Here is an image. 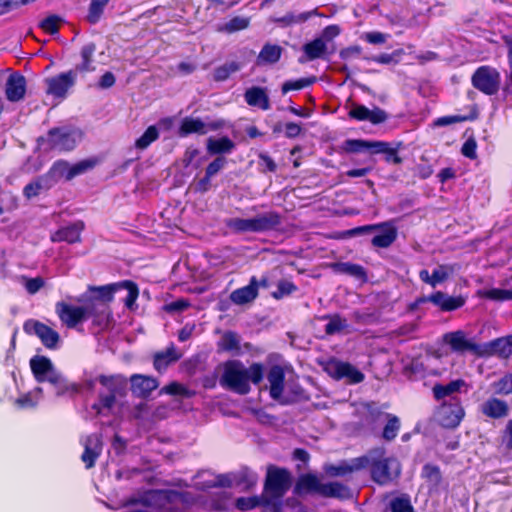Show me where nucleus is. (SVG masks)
<instances>
[{"mask_svg": "<svg viewBox=\"0 0 512 512\" xmlns=\"http://www.w3.org/2000/svg\"><path fill=\"white\" fill-rule=\"evenodd\" d=\"M264 375V367L261 363H253L249 368L239 360L227 361L223 366L220 377V385L240 395L250 391V382L260 384Z\"/></svg>", "mask_w": 512, "mask_h": 512, "instance_id": "nucleus-1", "label": "nucleus"}, {"mask_svg": "<svg viewBox=\"0 0 512 512\" xmlns=\"http://www.w3.org/2000/svg\"><path fill=\"white\" fill-rule=\"evenodd\" d=\"M363 469H370L371 479L386 486L397 480L401 474V464L396 457L387 456L384 447L370 449L362 456Z\"/></svg>", "mask_w": 512, "mask_h": 512, "instance_id": "nucleus-2", "label": "nucleus"}, {"mask_svg": "<svg viewBox=\"0 0 512 512\" xmlns=\"http://www.w3.org/2000/svg\"><path fill=\"white\" fill-rule=\"evenodd\" d=\"M131 503L140 504L156 512H173L182 505L183 495L174 490H148L133 497Z\"/></svg>", "mask_w": 512, "mask_h": 512, "instance_id": "nucleus-3", "label": "nucleus"}, {"mask_svg": "<svg viewBox=\"0 0 512 512\" xmlns=\"http://www.w3.org/2000/svg\"><path fill=\"white\" fill-rule=\"evenodd\" d=\"M290 485L291 474L287 469L273 465L268 466L262 495L264 505L278 506Z\"/></svg>", "mask_w": 512, "mask_h": 512, "instance_id": "nucleus-4", "label": "nucleus"}, {"mask_svg": "<svg viewBox=\"0 0 512 512\" xmlns=\"http://www.w3.org/2000/svg\"><path fill=\"white\" fill-rule=\"evenodd\" d=\"M31 371L37 382H49L56 396L64 395L71 387L65 377L54 367L52 361L45 356H34L30 359Z\"/></svg>", "mask_w": 512, "mask_h": 512, "instance_id": "nucleus-5", "label": "nucleus"}, {"mask_svg": "<svg viewBox=\"0 0 512 512\" xmlns=\"http://www.w3.org/2000/svg\"><path fill=\"white\" fill-rule=\"evenodd\" d=\"M281 224V216L274 211L258 214L253 218H231L227 226L236 232L261 233L273 230Z\"/></svg>", "mask_w": 512, "mask_h": 512, "instance_id": "nucleus-6", "label": "nucleus"}, {"mask_svg": "<svg viewBox=\"0 0 512 512\" xmlns=\"http://www.w3.org/2000/svg\"><path fill=\"white\" fill-rule=\"evenodd\" d=\"M88 290L96 293V296L93 297V299H98V301L106 303V305L113 300L116 292L125 290L127 292V295L124 298L125 306L129 310H135L137 308L136 300L139 295V290L137 285L132 281L124 280L103 286H89Z\"/></svg>", "mask_w": 512, "mask_h": 512, "instance_id": "nucleus-7", "label": "nucleus"}, {"mask_svg": "<svg viewBox=\"0 0 512 512\" xmlns=\"http://www.w3.org/2000/svg\"><path fill=\"white\" fill-rule=\"evenodd\" d=\"M81 139L82 133L79 130L53 128L42 141L46 145V149L64 152L73 150Z\"/></svg>", "mask_w": 512, "mask_h": 512, "instance_id": "nucleus-8", "label": "nucleus"}, {"mask_svg": "<svg viewBox=\"0 0 512 512\" xmlns=\"http://www.w3.org/2000/svg\"><path fill=\"white\" fill-rule=\"evenodd\" d=\"M472 85L486 95H494L500 87V73L490 66L479 67L472 76Z\"/></svg>", "mask_w": 512, "mask_h": 512, "instance_id": "nucleus-9", "label": "nucleus"}, {"mask_svg": "<svg viewBox=\"0 0 512 512\" xmlns=\"http://www.w3.org/2000/svg\"><path fill=\"white\" fill-rule=\"evenodd\" d=\"M267 389L270 397L281 405L291 404V398L284 396L285 372L279 365H273L267 373Z\"/></svg>", "mask_w": 512, "mask_h": 512, "instance_id": "nucleus-10", "label": "nucleus"}, {"mask_svg": "<svg viewBox=\"0 0 512 512\" xmlns=\"http://www.w3.org/2000/svg\"><path fill=\"white\" fill-rule=\"evenodd\" d=\"M76 72L66 71L45 79L46 93L58 99H65L76 83Z\"/></svg>", "mask_w": 512, "mask_h": 512, "instance_id": "nucleus-11", "label": "nucleus"}, {"mask_svg": "<svg viewBox=\"0 0 512 512\" xmlns=\"http://www.w3.org/2000/svg\"><path fill=\"white\" fill-rule=\"evenodd\" d=\"M23 329L27 334L36 335L48 349L57 348L60 342L59 333L38 320H27L23 325Z\"/></svg>", "mask_w": 512, "mask_h": 512, "instance_id": "nucleus-12", "label": "nucleus"}, {"mask_svg": "<svg viewBox=\"0 0 512 512\" xmlns=\"http://www.w3.org/2000/svg\"><path fill=\"white\" fill-rule=\"evenodd\" d=\"M325 371L334 379H347L349 383L357 384L364 380V374L347 362L330 360L325 366Z\"/></svg>", "mask_w": 512, "mask_h": 512, "instance_id": "nucleus-13", "label": "nucleus"}, {"mask_svg": "<svg viewBox=\"0 0 512 512\" xmlns=\"http://www.w3.org/2000/svg\"><path fill=\"white\" fill-rule=\"evenodd\" d=\"M443 340L454 352L461 354L470 352L481 357L482 344H477L472 339H469L462 330L444 334Z\"/></svg>", "mask_w": 512, "mask_h": 512, "instance_id": "nucleus-14", "label": "nucleus"}, {"mask_svg": "<svg viewBox=\"0 0 512 512\" xmlns=\"http://www.w3.org/2000/svg\"><path fill=\"white\" fill-rule=\"evenodd\" d=\"M463 416L464 409L458 399L454 397L451 398L450 402H444L438 410L439 422L447 428L458 426Z\"/></svg>", "mask_w": 512, "mask_h": 512, "instance_id": "nucleus-15", "label": "nucleus"}, {"mask_svg": "<svg viewBox=\"0 0 512 512\" xmlns=\"http://www.w3.org/2000/svg\"><path fill=\"white\" fill-rule=\"evenodd\" d=\"M417 302L420 304L431 302L435 306H438L442 311H454L462 307L465 300L461 296H449L444 292L437 291L432 295L419 298Z\"/></svg>", "mask_w": 512, "mask_h": 512, "instance_id": "nucleus-16", "label": "nucleus"}, {"mask_svg": "<svg viewBox=\"0 0 512 512\" xmlns=\"http://www.w3.org/2000/svg\"><path fill=\"white\" fill-rule=\"evenodd\" d=\"M349 117L358 121H369L370 123L377 125L384 123L388 119V114L377 106L369 109L364 105L356 104L349 111Z\"/></svg>", "mask_w": 512, "mask_h": 512, "instance_id": "nucleus-17", "label": "nucleus"}, {"mask_svg": "<svg viewBox=\"0 0 512 512\" xmlns=\"http://www.w3.org/2000/svg\"><path fill=\"white\" fill-rule=\"evenodd\" d=\"M56 313L63 324L68 328H74L85 320L82 306H73L64 302L56 304Z\"/></svg>", "mask_w": 512, "mask_h": 512, "instance_id": "nucleus-18", "label": "nucleus"}, {"mask_svg": "<svg viewBox=\"0 0 512 512\" xmlns=\"http://www.w3.org/2000/svg\"><path fill=\"white\" fill-rule=\"evenodd\" d=\"M510 355H512V335L482 344L481 357L497 356L508 358Z\"/></svg>", "mask_w": 512, "mask_h": 512, "instance_id": "nucleus-19", "label": "nucleus"}, {"mask_svg": "<svg viewBox=\"0 0 512 512\" xmlns=\"http://www.w3.org/2000/svg\"><path fill=\"white\" fill-rule=\"evenodd\" d=\"M323 484L316 474H303L297 479L293 492L297 496L306 494H319L322 496Z\"/></svg>", "mask_w": 512, "mask_h": 512, "instance_id": "nucleus-20", "label": "nucleus"}, {"mask_svg": "<svg viewBox=\"0 0 512 512\" xmlns=\"http://www.w3.org/2000/svg\"><path fill=\"white\" fill-rule=\"evenodd\" d=\"M84 452L81 455V460L87 469L95 465L97 458L102 452V441L99 435L91 434L83 440Z\"/></svg>", "mask_w": 512, "mask_h": 512, "instance_id": "nucleus-21", "label": "nucleus"}, {"mask_svg": "<svg viewBox=\"0 0 512 512\" xmlns=\"http://www.w3.org/2000/svg\"><path fill=\"white\" fill-rule=\"evenodd\" d=\"M130 383L132 393L140 398L148 397L159 386L156 378L142 374H133L130 377Z\"/></svg>", "mask_w": 512, "mask_h": 512, "instance_id": "nucleus-22", "label": "nucleus"}, {"mask_svg": "<svg viewBox=\"0 0 512 512\" xmlns=\"http://www.w3.org/2000/svg\"><path fill=\"white\" fill-rule=\"evenodd\" d=\"M220 127V123L206 124L200 118L185 117L179 128V135L181 137H185L192 133L203 135L206 134L208 130L214 131Z\"/></svg>", "mask_w": 512, "mask_h": 512, "instance_id": "nucleus-23", "label": "nucleus"}, {"mask_svg": "<svg viewBox=\"0 0 512 512\" xmlns=\"http://www.w3.org/2000/svg\"><path fill=\"white\" fill-rule=\"evenodd\" d=\"M26 92V79L19 73L11 74L5 86L6 98L11 102L22 100Z\"/></svg>", "mask_w": 512, "mask_h": 512, "instance_id": "nucleus-24", "label": "nucleus"}, {"mask_svg": "<svg viewBox=\"0 0 512 512\" xmlns=\"http://www.w3.org/2000/svg\"><path fill=\"white\" fill-rule=\"evenodd\" d=\"M361 469H363L362 456L341 461L338 464L326 465L324 468L325 472L332 477H344Z\"/></svg>", "mask_w": 512, "mask_h": 512, "instance_id": "nucleus-25", "label": "nucleus"}, {"mask_svg": "<svg viewBox=\"0 0 512 512\" xmlns=\"http://www.w3.org/2000/svg\"><path fill=\"white\" fill-rule=\"evenodd\" d=\"M258 296V280L252 277L247 286L238 288L230 294V300L236 305L253 302Z\"/></svg>", "mask_w": 512, "mask_h": 512, "instance_id": "nucleus-26", "label": "nucleus"}, {"mask_svg": "<svg viewBox=\"0 0 512 512\" xmlns=\"http://www.w3.org/2000/svg\"><path fill=\"white\" fill-rule=\"evenodd\" d=\"M84 229V223L74 222L68 226L62 227L51 235L52 242H67L73 244L80 241V235Z\"/></svg>", "mask_w": 512, "mask_h": 512, "instance_id": "nucleus-27", "label": "nucleus"}, {"mask_svg": "<svg viewBox=\"0 0 512 512\" xmlns=\"http://www.w3.org/2000/svg\"><path fill=\"white\" fill-rule=\"evenodd\" d=\"M96 51V45L94 43L85 44L80 50L81 61L70 71H75L76 75L93 72L96 70L94 54Z\"/></svg>", "mask_w": 512, "mask_h": 512, "instance_id": "nucleus-28", "label": "nucleus"}, {"mask_svg": "<svg viewBox=\"0 0 512 512\" xmlns=\"http://www.w3.org/2000/svg\"><path fill=\"white\" fill-rule=\"evenodd\" d=\"M244 99L249 106L258 107L262 110L270 109V99L265 88L253 86L244 93Z\"/></svg>", "mask_w": 512, "mask_h": 512, "instance_id": "nucleus-29", "label": "nucleus"}, {"mask_svg": "<svg viewBox=\"0 0 512 512\" xmlns=\"http://www.w3.org/2000/svg\"><path fill=\"white\" fill-rule=\"evenodd\" d=\"M180 358L181 353L177 351L174 344H171L165 350L155 353L153 365L158 372H163L171 363L176 362Z\"/></svg>", "mask_w": 512, "mask_h": 512, "instance_id": "nucleus-30", "label": "nucleus"}, {"mask_svg": "<svg viewBox=\"0 0 512 512\" xmlns=\"http://www.w3.org/2000/svg\"><path fill=\"white\" fill-rule=\"evenodd\" d=\"M304 55L299 58L300 63L323 58L327 52V45L322 38H316L303 46Z\"/></svg>", "mask_w": 512, "mask_h": 512, "instance_id": "nucleus-31", "label": "nucleus"}, {"mask_svg": "<svg viewBox=\"0 0 512 512\" xmlns=\"http://www.w3.org/2000/svg\"><path fill=\"white\" fill-rule=\"evenodd\" d=\"M481 411L487 417L499 419L508 415L509 407L504 400L489 398L482 404Z\"/></svg>", "mask_w": 512, "mask_h": 512, "instance_id": "nucleus-32", "label": "nucleus"}, {"mask_svg": "<svg viewBox=\"0 0 512 512\" xmlns=\"http://www.w3.org/2000/svg\"><path fill=\"white\" fill-rule=\"evenodd\" d=\"M206 148L210 155L220 156L230 154L235 149V143L227 136L221 138L210 137L206 141Z\"/></svg>", "mask_w": 512, "mask_h": 512, "instance_id": "nucleus-33", "label": "nucleus"}, {"mask_svg": "<svg viewBox=\"0 0 512 512\" xmlns=\"http://www.w3.org/2000/svg\"><path fill=\"white\" fill-rule=\"evenodd\" d=\"M54 186L47 174L37 177L32 182L28 183L24 189L23 194L27 199L34 198L42 192H46Z\"/></svg>", "mask_w": 512, "mask_h": 512, "instance_id": "nucleus-34", "label": "nucleus"}, {"mask_svg": "<svg viewBox=\"0 0 512 512\" xmlns=\"http://www.w3.org/2000/svg\"><path fill=\"white\" fill-rule=\"evenodd\" d=\"M84 310L85 320L89 317H94L99 320L108 319L110 315L109 306L106 303H101L98 299L91 298L82 306Z\"/></svg>", "mask_w": 512, "mask_h": 512, "instance_id": "nucleus-35", "label": "nucleus"}, {"mask_svg": "<svg viewBox=\"0 0 512 512\" xmlns=\"http://www.w3.org/2000/svg\"><path fill=\"white\" fill-rule=\"evenodd\" d=\"M390 413L384 412L375 405L366 406V414L364 416V425L371 431H375L379 425L383 424Z\"/></svg>", "mask_w": 512, "mask_h": 512, "instance_id": "nucleus-36", "label": "nucleus"}, {"mask_svg": "<svg viewBox=\"0 0 512 512\" xmlns=\"http://www.w3.org/2000/svg\"><path fill=\"white\" fill-rule=\"evenodd\" d=\"M100 384L104 386L110 394L121 395L126 389V379L120 375L105 376L98 378Z\"/></svg>", "mask_w": 512, "mask_h": 512, "instance_id": "nucleus-37", "label": "nucleus"}, {"mask_svg": "<svg viewBox=\"0 0 512 512\" xmlns=\"http://www.w3.org/2000/svg\"><path fill=\"white\" fill-rule=\"evenodd\" d=\"M465 385L466 383L462 379L453 380L446 385L436 384L432 389L433 396L436 400L440 401L445 397L452 396L454 393L459 392Z\"/></svg>", "mask_w": 512, "mask_h": 512, "instance_id": "nucleus-38", "label": "nucleus"}, {"mask_svg": "<svg viewBox=\"0 0 512 512\" xmlns=\"http://www.w3.org/2000/svg\"><path fill=\"white\" fill-rule=\"evenodd\" d=\"M332 267L336 273L348 275L358 280L366 279L365 269L359 264L339 262L333 264Z\"/></svg>", "mask_w": 512, "mask_h": 512, "instance_id": "nucleus-39", "label": "nucleus"}, {"mask_svg": "<svg viewBox=\"0 0 512 512\" xmlns=\"http://www.w3.org/2000/svg\"><path fill=\"white\" fill-rule=\"evenodd\" d=\"M46 174L54 185L62 178L69 181L70 164L65 160L56 161Z\"/></svg>", "mask_w": 512, "mask_h": 512, "instance_id": "nucleus-40", "label": "nucleus"}, {"mask_svg": "<svg viewBox=\"0 0 512 512\" xmlns=\"http://www.w3.org/2000/svg\"><path fill=\"white\" fill-rule=\"evenodd\" d=\"M383 424L385 425L381 437L388 442L394 440L397 437L401 427L399 417L394 414H389V417L385 419Z\"/></svg>", "mask_w": 512, "mask_h": 512, "instance_id": "nucleus-41", "label": "nucleus"}, {"mask_svg": "<svg viewBox=\"0 0 512 512\" xmlns=\"http://www.w3.org/2000/svg\"><path fill=\"white\" fill-rule=\"evenodd\" d=\"M322 496L335 498H349L351 492L349 488L339 482H330L323 484Z\"/></svg>", "mask_w": 512, "mask_h": 512, "instance_id": "nucleus-42", "label": "nucleus"}, {"mask_svg": "<svg viewBox=\"0 0 512 512\" xmlns=\"http://www.w3.org/2000/svg\"><path fill=\"white\" fill-rule=\"evenodd\" d=\"M381 225L387 227L381 234L372 238V244L376 247L387 248L396 240L397 230L395 227L388 226L386 223Z\"/></svg>", "mask_w": 512, "mask_h": 512, "instance_id": "nucleus-43", "label": "nucleus"}, {"mask_svg": "<svg viewBox=\"0 0 512 512\" xmlns=\"http://www.w3.org/2000/svg\"><path fill=\"white\" fill-rule=\"evenodd\" d=\"M368 150L372 153H383L394 156L393 163L400 164L402 159L397 155V150L391 148L389 143L383 141H368Z\"/></svg>", "mask_w": 512, "mask_h": 512, "instance_id": "nucleus-44", "label": "nucleus"}, {"mask_svg": "<svg viewBox=\"0 0 512 512\" xmlns=\"http://www.w3.org/2000/svg\"><path fill=\"white\" fill-rule=\"evenodd\" d=\"M281 47L278 45L266 44L259 53V63H276L281 56Z\"/></svg>", "mask_w": 512, "mask_h": 512, "instance_id": "nucleus-45", "label": "nucleus"}, {"mask_svg": "<svg viewBox=\"0 0 512 512\" xmlns=\"http://www.w3.org/2000/svg\"><path fill=\"white\" fill-rule=\"evenodd\" d=\"M258 481V475L248 469V468H243L241 469L237 476H236V485L238 486H242L244 489L248 490V489H251L252 487H254L256 485Z\"/></svg>", "mask_w": 512, "mask_h": 512, "instance_id": "nucleus-46", "label": "nucleus"}, {"mask_svg": "<svg viewBox=\"0 0 512 512\" xmlns=\"http://www.w3.org/2000/svg\"><path fill=\"white\" fill-rule=\"evenodd\" d=\"M241 65L236 61L226 62L214 70L213 78L215 81H225L231 74L239 71Z\"/></svg>", "mask_w": 512, "mask_h": 512, "instance_id": "nucleus-47", "label": "nucleus"}, {"mask_svg": "<svg viewBox=\"0 0 512 512\" xmlns=\"http://www.w3.org/2000/svg\"><path fill=\"white\" fill-rule=\"evenodd\" d=\"M326 318L329 320L325 325V332L327 335L340 333L348 327L346 319L342 318L338 314L327 316Z\"/></svg>", "mask_w": 512, "mask_h": 512, "instance_id": "nucleus-48", "label": "nucleus"}, {"mask_svg": "<svg viewBox=\"0 0 512 512\" xmlns=\"http://www.w3.org/2000/svg\"><path fill=\"white\" fill-rule=\"evenodd\" d=\"M109 1L110 0H91L89 12L87 15V20L91 24H95L99 21L105 6Z\"/></svg>", "mask_w": 512, "mask_h": 512, "instance_id": "nucleus-49", "label": "nucleus"}, {"mask_svg": "<svg viewBox=\"0 0 512 512\" xmlns=\"http://www.w3.org/2000/svg\"><path fill=\"white\" fill-rule=\"evenodd\" d=\"M159 137L158 130L155 126H149L143 135L138 138L135 142V146L138 149H146L152 142L157 140Z\"/></svg>", "mask_w": 512, "mask_h": 512, "instance_id": "nucleus-50", "label": "nucleus"}, {"mask_svg": "<svg viewBox=\"0 0 512 512\" xmlns=\"http://www.w3.org/2000/svg\"><path fill=\"white\" fill-rule=\"evenodd\" d=\"M454 273V267L451 265H439L434 269L432 273V287H436L438 284L444 282Z\"/></svg>", "mask_w": 512, "mask_h": 512, "instance_id": "nucleus-51", "label": "nucleus"}, {"mask_svg": "<svg viewBox=\"0 0 512 512\" xmlns=\"http://www.w3.org/2000/svg\"><path fill=\"white\" fill-rule=\"evenodd\" d=\"M249 26V18L236 16L230 19L221 28L222 31L227 33H234L240 30H244Z\"/></svg>", "mask_w": 512, "mask_h": 512, "instance_id": "nucleus-52", "label": "nucleus"}, {"mask_svg": "<svg viewBox=\"0 0 512 512\" xmlns=\"http://www.w3.org/2000/svg\"><path fill=\"white\" fill-rule=\"evenodd\" d=\"M96 164V159H84L74 165H70L69 177L72 180L74 177L84 174L85 172L93 169L96 166Z\"/></svg>", "mask_w": 512, "mask_h": 512, "instance_id": "nucleus-53", "label": "nucleus"}, {"mask_svg": "<svg viewBox=\"0 0 512 512\" xmlns=\"http://www.w3.org/2000/svg\"><path fill=\"white\" fill-rule=\"evenodd\" d=\"M160 394L180 395L182 397L189 398L194 395V392L190 391L178 382H172L169 385L164 386L160 390Z\"/></svg>", "mask_w": 512, "mask_h": 512, "instance_id": "nucleus-54", "label": "nucleus"}, {"mask_svg": "<svg viewBox=\"0 0 512 512\" xmlns=\"http://www.w3.org/2000/svg\"><path fill=\"white\" fill-rule=\"evenodd\" d=\"M20 281L25 287L26 291L31 295L39 292L45 285V281L42 277L29 278L26 276H21Z\"/></svg>", "mask_w": 512, "mask_h": 512, "instance_id": "nucleus-55", "label": "nucleus"}, {"mask_svg": "<svg viewBox=\"0 0 512 512\" xmlns=\"http://www.w3.org/2000/svg\"><path fill=\"white\" fill-rule=\"evenodd\" d=\"M220 346L226 351L239 350L240 340L238 335L234 332H226L220 340Z\"/></svg>", "mask_w": 512, "mask_h": 512, "instance_id": "nucleus-56", "label": "nucleus"}, {"mask_svg": "<svg viewBox=\"0 0 512 512\" xmlns=\"http://www.w3.org/2000/svg\"><path fill=\"white\" fill-rule=\"evenodd\" d=\"M313 14H315V11L304 12L297 15L288 13L285 16L279 18L277 21L282 23L284 26H289L292 24L303 23L307 21Z\"/></svg>", "mask_w": 512, "mask_h": 512, "instance_id": "nucleus-57", "label": "nucleus"}, {"mask_svg": "<svg viewBox=\"0 0 512 512\" xmlns=\"http://www.w3.org/2000/svg\"><path fill=\"white\" fill-rule=\"evenodd\" d=\"M315 82V77L311 78H301L295 81H287L282 85V92L284 94L288 93L292 90H300L302 88L308 87Z\"/></svg>", "mask_w": 512, "mask_h": 512, "instance_id": "nucleus-58", "label": "nucleus"}, {"mask_svg": "<svg viewBox=\"0 0 512 512\" xmlns=\"http://www.w3.org/2000/svg\"><path fill=\"white\" fill-rule=\"evenodd\" d=\"M422 475L434 486L441 482V472L438 466L426 464L423 467Z\"/></svg>", "mask_w": 512, "mask_h": 512, "instance_id": "nucleus-59", "label": "nucleus"}, {"mask_svg": "<svg viewBox=\"0 0 512 512\" xmlns=\"http://www.w3.org/2000/svg\"><path fill=\"white\" fill-rule=\"evenodd\" d=\"M404 54L403 49H397L390 54L384 53L371 58L376 63L380 64H397L400 61V57Z\"/></svg>", "mask_w": 512, "mask_h": 512, "instance_id": "nucleus-60", "label": "nucleus"}, {"mask_svg": "<svg viewBox=\"0 0 512 512\" xmlns=\"http://www.w3.org/2000/svg\"><path fill=\"white\" fill-rule=\"evenodd\" d=\"M260 504H264L262 496L260 498L254 497H241L236 500V507L241 511L251 510Z\"/></svg>", "mask_w": 512, "mask_h": 512, "instance_id": "nucleus-61", "label": "nucleus"}, {"mask_svg": "<svg viewBox=\"0 0 512 512\" xmlns=\"http://www.w3.org/2000/svg\"><path fill=\"white\" fill-rule=\"evenodd\" d=\"M494 392L499 395H507L512 392V382L508 375H505L493 383Z\"/></svg>", "mask_w": 512, "mask_h": 512, "instance_id": "nucleus-62", "label": "nucleus"}, {"mask_svg": "<svg viewBox=\"0 0 512 512\" xmlns=\"http://www.w3.org/2000/svg\"><path fill=\"white\" fill-rule=\"evenodd\" d=\"M390 508L392 512H413V507L409 499L398 497L391 501Z\"/></svg>", "mask_w": 512, "mask_h": 512, "instance_id": "nucleus-63", "label": "nucleus"}, {"mask_svg": "<svg viewBox=\"0 0 512 512\" xmlns=\"http://www.w3.org/2000/svg\"><path fill=\"white\" fill-rule=\"evenodd\" d=\"M504 42L508 46L509 75L506 82L505 91L512 94V36L504 37Z\"/></svg>", "mask_w": 512, "mask_h": 512, "instance_id": "nucleus-64", "label": "nucleus"}]
</instances>
